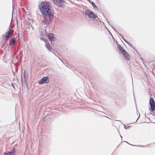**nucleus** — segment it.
Segmentation results:
<instances>
[{
	"label": "nucleus",
	"mask_w": 155,
	"mask_h": 155,
	"mask_svg": "<svg viewBox=\"0 0 155 155\" xmlns=\"http://www.w3.org/2000/svg\"><path fill=\"white\" fill-rule=\"evenodd\" d=\"M50 4L48 2L41 3L40 10L44 15V20L43 22L45 24H48L54 16L53 10L50 8Z\"/></svg>",
	"instance_id": "obj_1"
},
{
	"label": "nucleus",
	"mask_w": 155,
	"mask_h": 155,
	"mask_svg": "<svg viewBox=\"0 0 155 155\" xmlns=\"http://www.w3.org/2000/svg\"><path fill=\"white\" fill-rule=\"evenodd\" d=\"M85 15H87L90 18H95L97 16L92 12L89 10H86L85 12Z\"/></svg>",
	"instance_id": "obj_2"
},
{
	"label": "nucleus",
	"mask_w": 155,
	"mask_h": 155,
	"mask_svg": "<svg viewBox=\"0 0 155 155\" xmlns=\"http://www.w3.org/2000/svg\"><path fill=\"white\" fill-rule=\"evenodd\" d=\"M49 78L48 77H45L41 79L38 82L39 84H42L48 83L49 82Z\"/></svg>",
	"instance_id": "obj_3"
},
{
	"label": "nucleus",
	"mask_w": 155,
	"mask_h": 155,
	"mask_svg": "<svg viewBox=\"0 0 155 155\" xmlns=\"http://www.w3.org/2000/svg\"><path fill=\"white\" fill-rule=\"evenodd\" d=\"M150 103L151 106V108L152 111L155 109V102L152 98H150Z\"/></svg>",
	"instance_id": "obj_4"
},
{
	"label": "nucleus",
	"mask_w": 155,
	"mask_h": 155,
	"mask_svg": "<svg viewBox=\"0 0 155 155\" xmlns=\"http://www.w3.org/2000/svg\"><path fill=\"white\" fill-rule=\"evenodd\" d=\"M122 54L124 58L127 60H129L130 59V56L128 53L126 51L122 53Z\"/></svg>",
	"instance_id": "obj_5"
},
{
	"label": "nucleus",
	"mask_w": 155,
	"mask_h": 155,
	"mask_svg": "<svg viewBox=\"0 0 155 155\" xmlns=\"http://www.w3.org/2000/svg\"><path fill=\"white\" fill-rule=\"evenodd\" d=\"M54 2L59 6H60L64 2V0H55Z\"/></svg>",
	"instance_id": "obj_6"
},
{
	"label": "nucleus",
	"mask_w": 155,
	"mask_h": 155,
	"mask_svg": "<svg viewBox=\"0 0 155 155\" xmlns=\"http://www.w3.org/2000/svg\"><path fill=\"white\" fill-rule=\"evenodd\" d=\"M48 38L50 41H54L55 39V38L54 36V34L53 33H50L48 35Z\"/></svg>",
	"instance_id": "obj_7"
},
{
	"label": "nucleus",
	"mask_w": 155,
	"mask_h": 155,
	"mask_svg": "<svg viewBox=\"0 0 155 155\" xmlns=\"http://www.w3.org/2000/svg\"><path fill=\"white\" fill-rule=\"evenodd\" d=\"M10 35V29H9L8 32L7 33H6L5 35H3V39L5 40H6L9 35Z\"/></svg>",
	"instance_id": "obj_8"
},
{
	"label": "nucleus",
	"mask_w": 155,
	"mask_h": 155,
	"mask_svg": "<svg viewBox=\"0 0 155 155\" xmlns=\"http://www.w3.org/2000/svg\"><path fill=\"white\" fill-rule=\"evenodd\" d=\"M45 46L48 49L49 51H51V47L50 46L49 43L46 41Z\"/></svg>",
	"instance_id": "obj_9"
},
{
	"label": "nucleus",
	"mask_w": 155,
	"mask_h": 155,
	"mask_svg": "<svg viewBox=\"0 0 155 155\" xmlns=\"http://www.w3.org/2000/svg\"><path fill=\"white\" fill-rule=\"evenodd\" d=\"M15 38H13L10 40V46H13L15 44Z\"/></svg>",
	"instance_id": "obj_10"
},
{
	"label": "nucleus",
	"mask_w": 155,
	"mask_h": 155,
	"mask_svg": "<svg viewBox=\"0 0 155 155\" xmlns=\"http://www.w3.org/2000/svg\"><path fill=\"white\" fill-rule=\"evenodd\" d=\"M24 81L25 82H26L28 80V76L27 74L25 73V71L24 72Z\"/></svg>",
	"instance_id": "obj_11"
},
{
	"label": "nucleus",
	"mask_w": 155,
	"mask_h": 155,
	"mask_svg": "<svg viewBox=\"0 0 155 155\" xmlns=\"http://www.w3.org/2000/svg\"><path fill=\"white\" fill-rule=\"evenodd\" d=\"M119 48L120 50V52H122V53H124V52L126 51H125V50H124V49L120 45L119 46Z\"/></svg>",
	"instance_id": "obj_12"
},
{
	"label": "nucleus",
	"mask_w": 155,
	"mask_h": 155,
	"mask_svg": "<svg viewBox=\"0 0 155 155\" xmlns=\"http://www.w3.org/2000/svg\"><path fill=\"white\" fill-rule=\"evenodd\" d=\"M92 5L96 9V8H97V6H96V5H95V4L94 2H92Z\"/></svg>",
	"instance_id": "obj_13"
},
{
	"label": "nucleus",
	"mask_w": 155,
	"mask_h": 155,
	"mask_svg": "<svg viewBox=\"0 0 155 155\" xmlns=\"http://www.w3.org/2000/svg\"><path fill=\"white\" fill-rule=\"evenodd\" d=\"M13 31V30L10 29V36L12 34V33Z\"/></svg>",
	"instance_id": "obj_14"
},
{
	"label": "nucleus",
	"mask_w": 155,
	"mask_h": 155,
	"mask_svg": "<svg viewBox=\"0 0 155 155\" xmlns=\"http://www.w3.org/2000/svg\"><path fill=\"white\" fill-rule=\"evenodd\" d=\"M14 18H15V19H16V18H15V17H14V18L13 17V14H12V21L14 19Z\"/></svg>",
	"instance_id": "obj_15"
},
{
	"label": "nucleus",
	"mask_w": 155,
	"mask_h": 155,
	"mask_svg": "<svg viewBox=\"0 0 155 155\" xmlns=\"http://www.w3.org/2000/svg\"><path fill=\"white\" fill-rule=\"evenodd\" d=\"M11 85H12V86L14 88H15V87H14V85H13V84H11Z\"/></svg>",
	"instance_id": "obj_16"
},
{
	"label": "nucleus",
	"mask_w": 155,
	"mask_h": 155,
	"mask_svg": "<svg viewBox=\"0 0 155 155\" xmlns=\"http://www.w3.org/2000/svg\"><path fill=\"white\" fill-rule=\"evenodd\" d=\"M123 39L124 40V41H125L126 42H127L126 40L125 39H124L123 38Z\"/></svg>",
	"instance_id": "obj_17"
},
{
	"label": "nucleus",
	"mask_w": 155,
	"mask_h": 155,
	"mask_svg": "<svg viewBox=\"0 0 155 155\" xmlns=\"http://www.w3.org/2000/svg\"><path fill=\"white\" fill-rule=\"evenodd\" d=\"M41 40H44V41H45V40L44 39V38H41Z\"/></svg>",
	"instance_id": "obj_18"
},
{
	"label": "nucleus",
	"mask_w": 155,
	"mask_h": 155,
	"mask_svg": "<svg viewBox=\"0 0 155 155\" xmlns=\"http://www.w3.org/2000/svg\"><path fill=\"white\" fill-rule=\"evenodd\" d=\"M13 153V152H12V153H11V152H10V154H11V153Z\"/></svg>",
	"instance_id": "obj_19"
},
{
	"label": "nucleus",
	"mask_w": 155,
	"mask_h": 155,
	"mask_svg": "<svg viewBox=\"0 0 155 155\" xmlns=\"http://www.w3.org/2000/svg\"><path fill=\"white\" fill-rule=\"evenodd\" d=\"M138 119V118H137V120Z\"/></svg>",
	"instance_id": "obj_20"
},
{
	"label": "nucleus",
	"mask_w": 155,
	"mask_h": 155,
	"mask_svg": "<svg viewBox=\"0 0 155 155\" xmlns=\"http://www.w3.org/2000/svg\"><path fill=\"white\" fill-rule=\"evenodd\" d=\"M138 119V118H137V120Z\"/></svg>",
	"instance_id": "obj_21"
},
{
	"label": "nucleus",
	"mask_w": 155,
	"mask_h": 155,
	"mask_svg": "<svg viewBox=\"0 0 155 155\" xmlns=\"http://www.w3.org/2000/svg\"><path fill=\"white\" fill-rule=\"evenodd\" d=\"M138 119V118H137V120Z\"/></svg>",
	"instance_id": "obj_22"
}]
</instances>
